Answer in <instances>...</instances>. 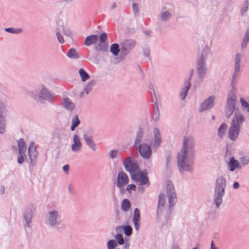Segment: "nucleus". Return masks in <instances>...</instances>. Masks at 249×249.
<instances>
[{
  "label": "nucleus",
  "mask_w": 249,
  "mask_h": 249,
  "mask_svg": "<svg viewBox=\"0 0 249 249\" xmlns=\"http://www.w3.org/2000/svg\"><path fill=\"white\" fill-rule=\"evenodd\" d=\"M249 41V34L247 32L245 37L244 38L243 41L241 43L242 49L246 48L247 46V44Z\"/></svg>",
  "instance_id": "obj_46"
},
{
  "label": "nucleus",
  "mask_w": 249,
  "mask_h": 249,
  "mask_svg": "<svg viewBox=\"0 0 249 249\" xmlns=\"http://www.w3.org/2000/svg\"><path fill=\"white\" fill-rule=\"evenodd\" d=\"M131 177L138 185H145L147 186H149L150 185L147 175L146 172L138 170V171L132 173L131 175Z\"/></svg>",
  "instance_id": "obj_6"
},
{
  "label": "nucleus",
  "mask_w": 249,
  "mask_h": 249,
  "mask_svg": "<svg viewBox=\"0 0 249 249\" xmlns=\"http://www.w3.org/2000/svg\"><path fill=\"white\" fill-rule=\"evenodd\" d=\"M62 30L63 34L65 35H66L68 36H71V34L70 30L69 28H68L64 26H62Z\"/></svg>",
  "instance_id": "obj_50"
},
{
  "label": "nucleus",
  "mask_w": 249,
  "mask_h": 249,
  "mask_svg": "<svg viewBox=\"0 0 249 249\" xmlns=\"http://www.w3.org/2000/svg\"><path fill=\"white\" fill-rule=\"evenodd\" d=\"M99 40V37L96 35H90L85 38L84 44L87 46H89L92 44H96Z\"/></svg>",
  "instance_id": "obj_24"
},
{
  "label": "nucleus",
  "mask_w": 249,
  "mask_h": 249,
  "mask_svg": "<svg viewBox=\"0 0 249 249\" xmlns=\"http://www.w3.org/2000/svg\"><path fill=\"white\" fill-rule=\"evenodd\" d=\"M95 82L93 80L89 81L86 85L83 90L81 92V96H84L85 94H89V92H90L92 90V88L95 85Z\"/></svg>",
  "instance_id": "obj_28"
},
{
  "label": "nucleus",
  "mask_w": 249,
  "mask_h": 249,
  "mask_svg": "<svg viewBox=\"0 0 249 249\" xmlns=\"http://www.w3.org/2000/svg\"><path fill=\"white\" fill-rule=\"evenodd\" d=\"M62 217L60 212L55 209H51L46 216L45 223L51 228L59 229L61 228Z\"/></svg>",
  "instance_id": "obj_4"
},
{
  "label": "nucleus",
  "mask_w": 249,
  "mask_h": 249,
  "mask_svg": "<svg viewBox=\"0 0 249 249\" xmlns=\"http://www.w3.org/2000/svg\"><path fill=\"white\" fill-rule=\"evenodd\" d=\"M124 165L125 170L130 172L131 175L139 170V166L134 159L127 157L124 159Z\"/></svg>",
  "instance_id": "obj_8"
},
{
  "label": "nucleus",
  "mask_w": 249,
  "mask_h": 249,
  "mask_svg": "<svg viewBox=\"0 0 249 249\" xmlns=\"http://www.w3.org/2000/svg\"><path fill=\"white\" fill-rule=\"evenodd\" d=\"M117 7V4L116 3H112L110 6V8L111 9H114Z\"/></svg>",
  "instance_id": "obj_62"
},
{
  "label": "nucleus",
  "mask_w": 249,
  "mask_h": 249,
  "mask_svg": "<svg viewBox=\"0 0 249 249\" xmlns=\"http://www.w3.org/2000/svg\"><path fill=\"white\" fill-rule=\"evenodd\" d=\"M120 51L118 44L114 43L111 45L110 52L114 55L117 56Z\"/></svg>",
  "instance_id": "obj_40"
},
{
  "label": "nucleus",
  "mask_w": 249,
  "mask_h": 249,
  "mask_svg": "<svg viewBox=\"0 0 249 249\" xmlns=\"http://www.w3.org/2000/svg\"><path fill=\"white\" fill-rule=\"evenodd\" d=\"M239 166V163L237 160H235L233 157L230 158L228 167L230 171H234Z\"/></svg>",
  "instance_id": "obj_31"
},
{
  "label": "nucleus",
  "mask_w": 249,
  "mask_h": 249,
  "mask_svg": "<svg viewBox=\"0 0 249 249\" xmlns=\"http://www.w3.org/2000/svg\"><path fill=\"white\" fill-rule=\"evenodd\" d=\"M115 239H116V241L117 243V244L122 245L124 244V240L123 235L120 233L116 234L114 236Z\"/></svg>",
  "instance_id": "obj_43"
},
{
  "label": "nucleus",
  "mask_w": 249,
  "mask_h": 249,
  "mask_svg": "<svg viewBox=\"0 0 249 249\" xmlns=\"http://www.w3.org/2000/svg\"><path fill=\"white\" fill-rule=\"evenodd\" d=\"M132 221L135 230L136 231H139L140 228L141 216L140 211L138 208H135L134 210Z\"/></svg>",
  "instance_id": "obj_18"
},
{
  "label": "nucleus",
  "mask_w": 249,
  "mask_h": 249,
  "mask_svg": "<svg viewBox=\"0 0 249 249\" xmlns=\"http://www.w3.org/2000/svg\"><path fill=\"white\" fill-rule=\"evenodd\" d=\"M5 188L3 186H1L0 188V192L1 195H3L4 194Z\"/></svg>",
  "instance_id": "obj_61"
},
{
  "label": "nucleus",
  "mask_w": 249,
  "mask_h": 249,
  "mask_svg": "<svg viewBox=\"0 0 249 249\" xmlns=\"http://www.w3.org/2000/svg\"><path fill=\"white\" fill-rule=\"evenodd\" d=\"M56 36L58 41L60 43L62 44L64 42L62 36L59 32L56 33Z\"/></svg>",
  "instance_id": "obj_52"
},
{
  "label": "nucleus",
  "mask_w": 249,
  "mask_h": 249,
  "mask_svg": "<svg viewBox=\"0 0 249 249\" xmlns=\"http://www.w3.org/2000/svg\"><path fill=\"white\" fill-rule=\"evenodd\" d=\"M240 128V127L231 124L228 131V137L229 139L232 141H235L238 138Z\"/></svg>",
  "instance_id": "obj_19"
},
{
  "label": "nucleus",
  "mask_w": 249,
  "mask_h": 249,
  "mask_svg": "<svg viewBox=\"0 0 249 249\" xmlns=\"http://www.w3.org/2000/svg\"><path fill=\"white\" fill-rule=\"evenodd\" d=\"M166 194L168 200V204L166 203L165 194L162 193L159 196L157 214L159 217L168 216L177 201L175 191L170 181H168L166 185Z\"/></svg>",
  "instance_id": "obj_2"
},
{
  "label": "nucleus",
  "mask_w": 249,
  "mask_h": 249,
  "mask_svg": "<svg viewBox=\"0 0 249 249\" xmlns=\"http://www.w3.org/2000/svg\"><path fill=\"white\" fill-rule=\"evenodd\" d=\"M63 106L68 111L73 110L75 107L74 103L67 97L63 98Z\"/></svg>",
  "instance_id": "obj_25"
},
{
  "label": "nucleus",
  "mask_w": 249,
  "mask_h": 249,
  "mask_svg": "<svg viewBox=\"0 0 249 249\" xmlns=\"http://www.w3.org/2000/svg\"><path fill=\"white\" fill-rule=\"evenodd\" d=\"M139 151L140 155L144 159L148 160L151 156V149L150 146L146 143H142L139 145Z\"/></svg>",
  "instance_id": "obj_12"
},
{
  "label": "nucleus",
  "mask_w": 249,
  "mask_h": 249,
  "mask_svg": "<svg viewBox=\"0 0 249 249\" xmlns=\"http://www.w3.org/2000/svg\"><path fill=\"white\" fill-rule=\"evenodd\" d=\"M209 51V48L206 45L200 47L198 52V59H203L205 61L208 56Z\"/></svg>",
  "instance_id": "obj_22"
},
{
  "label": "nucleus",
  "mask_w": 249,
  "mask_h": 249,
  "mask_svg": "<svg viewBox=\"0 0 249 249\" xmlns=\"http://www.w3.org/2000/svg\"><path fill=\"white\" fill-rule=\"evenodd\" d=\"M249 2L248 0L245 1V2L242 5L241 7L240 14L242 16H244L247 12L249 7Z\"/></svg>",
  "instance_id": "obj_42"
},
{
  "label": "nucleus",
  "mask_w": 249,
  "mask_h": 249,
  "mask_svg": "<svg viewBox=\"0 0 249 249\" xmlns=\"http://www.w3.org/2000/svg\"><path fill=\"white\" fill-rule=\"evenodd\" d=\"M124 229V233L127 236H130L132 232V229L129 225L122 227Z\"/></svg>",
  "instance_id": "obj_47"
},
{
  "label": "nucleus",
  "mask_w": 249,
  "mask_h": 249,
  "mask_svg": "<svg viewBox=\"0 0 249 249\" xmlns=\"http://www.w3.org/2000/svg\"><path fill=\"white\" fill-rule=\"evenodd\" d=\"M18 142L20 155L22 157L25 156V154L26 151V146L25 145V142L22 139H20L18 140Z\"/></svg>",
  "instance_id": "obj_30"
},
{
  "label": "nucleus",
  "mask_w": 249,
  "mask_h": 249,
  "mask_svg": "<svg viewBox=\"0 0 249 249\" xmlns=\"http://www.w3.org/2000/svg\"><path fill=\"white\" fill-rule=\"evenodd\" d=\"M249 162V159L248 157H242L240 159V164L242 165L247 164Z\"/></svg>",
  "instance_id": "obj_51"
},
{
  "label": "nucleus",
  "mask_w": 249,
  "mask_h": 249,
  "mask_svg": "<svg viewBox=\"0 0 249 249\" xmlns=\"http://www.w3.org/2000/svg\"><path fill=\"white\" fill-rule=\"evenodd\" d=\"M25 159H26V154H25V156H22V157L20 155V157H19L18 158V163L19 164H22Z\"/></svg>",
  "instance_id": "obj_56"
},
{
  "label": "nucleus",
  "mask_w": 249,
  "mask_h": 249,
  "mask_svg": "<svg viewBox=\"0 0 249 249\" xmlns=\"http://www.w3.org/2000/svg\"><path fill=\"white\" fill-rule=\"evenodd\" d=\"M160 111H159L158 106H157L156 110L154 113V114H153V116L152 117V118L154 121L157 122V121L159 120V118H160Z\"/></svg>",
  "instance_id": "obj_48"
},
{
  "label": "nucleus",
  "mask_w": 249,
  "mask_h": 249,
  "mask_svg": "<svg viewBox=\"0 0 249 249\" xmlns=\"http://www.w3.org/2000/svg\"><path fill=\"white\" fill-rule=\"evenodd\" d=\"M129 178L125 173L123 171L119 172L117 175L116 185L119 188L121 193L123 194L124 193V187L127 184Z\"/></svg>",
  "instance_id": "obj_9"
},
{
  "label": "nucleus",
  "mask_w": 249,
  "mask_h": 249,
  "mask_svg": "<svg viewBox=\"0 0 249 249\" xmlns=\"http://www.w3.org/2000/svg\"><path fill=\"white\" fill-rule=\"evenodd\" d=\"M241 55L239 53H237L236 55L235 58V64H234V72L232 75V78L231 81V85L232 87V89H233V87L235 84V80L236 78L239 76V73L240 71V63L241 61Z\"/></svg>",
  "instance_id": "obj_13"
},
{
  "label": "nucleus",
  "mask_w": 249,
  "mask_h": 249,
  "mask_svg": "<svg viewBox=\"0 0 249 249\" xmlns=\"http://www.w3.org/2000/svg\"><path fill=\"white\" fill-rule=\"evenodd\" d=\"M142 132L141 129H140L137 133V136L135 141L134 145L138 146L140 144L142 141Z\"/></svg>",
  "instance_id": "obj_39"
},
{
  "label": "nucleus",
  "mask_w": 249,
  "mask_h": 249,
  "mask_svg": "<svg viewBox=\"0 0 249 249\" xmlns=\"http://www.w3.org/2000/svg\"><path fill=\"white\" fill-rule=\"evenodd\" d=\"M82 149V142L80 138L77 134H75L72 136L71 150L74 153L79 152Z\"/></svg>",
  "instance_id": "obj_15"
},
{
  "label": "nucleus",
  "mask_w": 249,
  "mask_h": 249,
  "mask_svg": "<svg viewBox=\"0 0 249 249\" xmlns=\"http://www.w3.org/2000/svg\"><path fill=\"white\" fill-rule=\"evenodd\" d=\"M194 142L191 138L184 137L182 146L177 155V163L180 172H191L193 170L195 153Z\"/></svg>",
  "instance_id": "obj_1"
},
{
  "label": "nucleus",
  "mask_w": 249,
  "mask_h": 249,
  "mask_svg": "<svg viewBox=\"0 0 249 249\" xmlns=\"http://www.w3.org/2000/svg\"><path fill=\"white\" fill-rule=\"evenodd\" d=\"M68 192L71 194H74L73 186L72 183H70L68 186Z\"/></svg>",
  "instance_id": "obj_54"
},
{
  "label": "nucleus",
  "mask_w": 249,
  "mask_h": 249,
  "mask_svg": "<svg viewBox=\"0 0 249 249\" xmlns=\"http://www.w3.org/2000/svg\"><path fill=\"white\" fill-rule=\"evenodd\" d=\"M5 31L8 33L17 34L21 33L22 30L20 28L15 29L13 28H5Z\"/></svg>",
  "instance_id": "obj_45"
},
{
  "label": "nucleus",
  "mask_w": 249,
  "mask_h": 249,
  "mask_svg": "<svg viewBox=\"0 0 249 249\" xmlns=\"http://www.w3.org/2000/svg\"><path fill=\"white\" fill-rule=\"evenodd\" d=\"M118 151L116 150H112L110 152V157L111 159L116 158L118 154Z\"/></svg>",
  "instance_id": "obj_53"
},
{
  "label": "nucleus",
  "mask_w": 249,
  "mask_h": 249,
  "mask_svg": "<svg viewBox=\"0 0 249 249\" xmlns=\"http://www.w3.org/2000/svg\"><path fill=\"white\" fill-rule=\"evenodd\" d=\"M5 115H0V133H3L6 125Z\"/></svg>",
  "instance_id": "obj_37"
},
{
  "label": "nucleus",
  "mask_w": 249,
  "mask_h": 249,
  "mask_svg": "<svg viewBox=\"0 0 249 249\" xmlns=\"http://www.w3.org/2000/svg\"><path fill=\"white\" fill-rule=\"evenodd\" d=\"M68 56L70 58L78 59L80 57V54L74 49H71L68 53Z\"/></svg>",
  "instance_id": "obj_38"
},
{
  "label": "nucleus",
  "mask_w": 249,
  "mask_h": 249,
  "mask_svg": "<svg viewBox=\"0 0 249 249\" xmlns=\"http://www.w3.org/2000/svg\"><path fill=\"white\" fill-rule=\"evenodd\" d=\"M239 187V184L238 182H235L233 184L232 188L234 189H237Z\"/></svg>",
  "instance_id": "obj_59"
},
{
  "label": "nucleus",
  "mask_w": 249,
  "mask_h": 249,
  "mask_svg": "<svg viewBox=\"0 0 249 249\" xmlns=\"http://www.w3.org/2000/svg\"><path fill=\"white\" fill-rule=\"evenodd\" d=\"M196 70L200 79H203L206 74L207 67L203 59H198L196 64Z\"/></svg>",
  "instance_id": "obj_14"
},
{
  "label": "nucleus",
  "mask_w": 249,
  "mask_h": 249,
  "mask_svg": "<svg viewBox=\"0 0 249 249\" xmlns=\"http://www.w3.org/2000/svg\"><path fill=\"white\" fill-rule=\"evenodd\" d=\"M193 70H190V77L189 79H190L191 77L193 75ZM189 80H190V79L185 81V82L184 83V86L182 88V89H181V91L180 92V97L182 100H184L186 98V97L187 95L188 90L190 88L191 84H190Z\"/></svg>",
  "instance_id": "obj_20"
},
{
  "label": "nucleus",
  "mask_w": 249,
  "mask_h": 249,
  "mask_svg": "<svg viewBox=\"0 0 249 249\" xmlns=\"http://www.w3.org/2000/svg\"><path fill=\"white\" fill-rule=\"evenodd\" d=\"M210 249H218V248L214 245L213 241H211Z\"/></svg>",
  "instance_id": "obj_60"
},
{
  "label": "nucleus",
  "mask_w": 249,
  "mask_h": 249,
  "mask_svg": "<svg viewBox=\"0 0 249 249\" xmlns=\"http://www.w3.org/2000/svg\"><path fill=\"white\" fill-rule=\"evenodd\" d=\"M226 181L225 178L220 176L216 181L214 187V194L213 197V203L218 208L223 202V197L225 194Z\"/></svg>",
  "instance_id": "obj_3"
},
{
  "label": "nucleus",
  "mask_w": 249,
  "mask_h": 249,
  "mask_svg": "<svg viewBox=\"0 0 249 249\" xmlns=\"http://www.w3.org/2000/svg\"><path fill=\"white\" fill-rule=\"evenodd\" d=\"M215 96L212 95L206 99L200 105L198 108V111L202 112L203 111L208 110L212 108L214 106Z\"/></svg>",
  "instance_id": "obj_10"
},
{
  "label": "nucleus",
  "mask_w": 249,
  "mask_h": 249,
  "mask_svg": "<svg viewBox=\"0 0 249 249\" xmlns=\"http://www.w3.org/2000/svg\"><path fill=\"white\" fill-rule=\"evenodd\" d=\"M69 165L68 164L65 165L63 167V170L65 172V173L68 174L69 171Z\"/></svg>",
  "instance_id": "obj_58"
},
{
  "label": "nucleus",
  "mask_w": 249,
  "mask_h": 249,
  "mask_svg": "<svg viewBox=\"0 0 249 249\" xmlns=\"http://www.w3.org/2000/svg\"><path fill=\"white\" fill-rule=\"evenodd\" d=\"M100 43L96 46V49L97 51L106 52L107 50L106 40L107 39V34L103 33L99 36Z\"/></svg>",
  "instance_id": "obj_17"
},
{
  "label": "nucleus",
  "mask_w": 249,
  "mask_h": 249,
  "mask_svg": "<svg viewBox=\"0 0 249 249\" xmlns=\"http://www.w3.org/2000/svg\"><path fill=\"white\" fill-rule=\"evenodd\" d=\"M35 95L45 100H48L52 98L51 94L43 86L39 87L35 90Z\"/></svg>",
  "instance_id": "obj_16"
},
{
  "label": "nucleus",
  "mask_w": 249,
  "mask_h": 249,
  "mask_svg": "<svg viewBox=\"0 0 249 249\" xmlns=\"http://www.w3.org/2000/svg\"><path fill=\"white\" fill-rule=\"evenodd\" d=\"M80 124V121L78 119L77 116H74L71 119V130L73 131L75 128L78 126Z\"/></svg>",
  "instance_id": "obj_35"
},
{
  "label": "nucleus",
  "mask_w": 249,
  "mask_h": 249,
  "mask_svg": "<svg viewBox=\"0 0 249 249\" xmlns=\"http://www.w3.org/2000/svg\"><path fill=\"white\" fill-rule=\"evenodd\" d=\"M129 243H126L124 246V249H129Z\"/></svg>",
  "instance_id": "obj_63"
},
{
  "label": "nucleus",
  "mask_w": 249,
  "mask_h": 249,
  "mask_svg": "<svg viewBox=\"0 0 249 249\" xmlns=\"http://www.w3.org/2000/svg\"><path fill=\"white\" fill-rule=\"evenodd\" d=\"M227 130V125L225 123H222L218 129V136L221 139L225 135Z\"/></svg>",
  "instance_id": "obj_33"
},
{
  "label": "nucleus",
  "mask_w": 249,
  "mask_h": 249,
  "mask_svg": "<svg viewBox=\"0 0 249 249\" xmlns=\"http://www.w3.org/2000/svg\"><path fill=\"white\" fill-rule=\"evenodd\" d=\"M6 107L7 101L5 98L0 97V115H6Z\"/></svg>",
  "instance_id": "obj_32"
},
{
  "label": "nucleus",
  "mask_w": 249,
  "mask_h": 249,
  "mask_svg": "<svg viewBox=\"0 0 249 249\" xmlns=\"http://www.w3.org/2000/svg\"><path fill=\"white\" fill-rule=\"evenodd\" d=\"M33 213L31 211L28 210L24 214L23 218L25 221L24 226L25 228H30V224L32 219Z\"/></svg>",
  "instance_id": "obj_26"
},
{
  "label": "nucleus",
  "mask_w": 249,
  "mask_h": 249,
  "mask_svg": "<svg viewBox=\"0 0 249 249\" xmlns=\"http://www.w3.org/2000/svg\"><path fill=\"white\" fill-rule=\"evenodd\" d=\"M133 11L135 16H138L139 14V6L136 3H133L132 5Z\"/></svg>",
  "instance_id": "obj_49"
},
{
  "label": "nucleus",
  "mask_w": 249,
  "mask_h": 249,
  "mask_svg": "<svg viewBox=\"0 0 249 249\" xmlns=\"http://www.w3.org/2000/svg\"><path fill=\"white\" fill-rule=\"evenodd\" d=\"M245 121V116L238 109H236L231 124L240 128Z\"/></svg>",
  "instance_id": "obj_11"
},
{
  "label": "nucleus",
  "mask_w": 249,
  "mask_h": 249,
  "mask_svg": "<svg viewBox=\"0 0 249 249\" xmlns=\"http://www.w3.org/2000/svg\"><path fill=\"white\" fill-rule=\"evenodd\" d=\"M135 188H136V186L135 185L129 184L127 186L126 190H127L128 191H130L132 190H135Z\"/></svg>",
  "instance_id": "obj_57"
},
{
  "label": "nucleus",
  "mask_w": 249,
  "mask_h": 249,
  "mask_svg": "<svg viewBox=\"0 0 249 249\" xmlns=\"http://www.w3.org/2000/svg\"><path fill=\"white\" fill-rule=\"evenodd\" d=\"M240 102L243 109L249 111V104L243 97L240 98Z\"/></svg>",
  "instance_id": "obj_44"
},
{
  "label": "nucleus",
  "mask_w": 249,
  "mask_h": 249,
  "mask_svg": "<svg viewBox=\"0 0 249 249\" xmlns=\"http://www.w3.org/2000/svg\"><path fill=\"white\" fill-rule=\"evenodd\" d=\"M29 156L31 160L36 158L37 155V152L36 150V146L34 142L30 144L28 148Z\"/></svg>",
  "instance_id": "obj_27"
},
{
  "label": "nucleus",
  "mask_w": 249,
  "mask_h": 249,
  "mask_svg": "<svg viewBox=\"0 0 249 249\" xmlns=\"http://www.w3.org/2000/svg\"><path fill=\"white\" fill-rule=\"evenodd\" d=\"M172 249H180V248H179L178 246H177V245H174L172 248Z\"/></svg>",
  "instance_id": "obj_64"
},
{
  "label": "nucleus",
  "mask_w": 249,
  "mask_h": 249,
  "mask_svg": "<svg viewBox=\"0 0 249 249\" xmlns=\"http://www.w3.org/2000/svg\"><path fill=\"white\" fill-rule=\"evenodd\" d=\"M153 134L154 139L152 145L154 148H157L160 145L161 142L160 133L158 128H155L154 129Z\"/></svg>",
  "instance_id": "obj_21"
},
{
  "label": "nucleus",
  "mask_w": 249,
  "mask_h": 249,
  "mask_svg": "<svg viewBox=\"0 0 249 249\" xmlns=\"http://www.w3.org/2000/svg\"><path fill=\"white\" fill-rule=\"evenodd\" d=\"M160 16L162 21H166L171 18V14L166 7H163L161 10Z\"/></svg>",
  "instance_id": "obj_29"
},
{
  "label": "nucleus",
  "mask_w": 249,
  "mask_h": 249,
  "mask_svg": "<svg viewBox=\"0 0 249 249\" xmlns=\"http://www.w3.org/2000/svg\"><path fill=\"white\" fill-rule=\"evenodd\" d=\"M83 137L86 144L90 147L92 150L96 151L97 147L92 139L87 134H84Z\"/></svg>",
  "instance_id": "obj_23"
},
{
  "label": "nucleus",
  "mask_w": 249,
  "mask_h": 249,
  "mask_svg": "<svg viewBox=\"0 0 249 249\" xmlns=\"http://www.w3.org/2000/svg\"><path fill=\"white\" fill-rule=\"evenodd\" d=\"M170 161H171V157L170 156H168L166 157V163L165 166L166 168H168L170 164Z\"/></svg>",
  "instance_id": "obj_55"
},
{
  "label": "nucleus",
  "mask_w": 249,
  "mask_h": 249,
  "mask_svg": "<svg viewBox=\"0 0 249 249\" xmlns=\"http://www.w3.org/2000/svg\"><path fill=\"white\" fill-rule=\"evenodd\" d=\"M236 95L235 90L232 89L228 95L227 102L225 107V114L227 118H229L235 110Z\"/></svg>",
  "instance_id": "obj_5"
},
{
  "label": "nucleus",
  "mask_w": 249,
  "mask_h": 249,
  "mask_svg": "<svg viewBox=\"0 0 249 249\" xmlns=\"http://www.w3.org/2000/svg\"><path fill=\"white\" fill-rule=\"evenodd\" d=\"M136 44V41L134 39H127L124 40L120 44L121 53L126 56L135 47Z\"/></svg>",
  "instance_id": "obj_7"
},
{
  "label": "nucleus",
  "mask_w": 249,
  "mask_h": 249,
  "mask_svg": "<svg viewBox=\"0 0 249 249\" xmlns=\"http://www.w3.org/2000/svg\"><path fill=\"white\" fill-rule=\"evenodd\" d=\"M121 209L124 212H128L130 208V203L128 199H124L121 205Z\"/></svg>",
  "instance_id": "obj_34"
},
{
  "label": "nucleus",
  "mask_w": 249,
  "mask_h": 249,
  "mask_svg": "<svg viewBox=\"0 0 249 249\" xmlns=\"http://www.w3.org/2000/svg\"><path fill=\"white\" fill-rule=\"evenodd\" d=\"M107 249H115L117 247L118 244L115 240L110 239L107 242Z\"/></svg>",
  "instance_id": "obj_41"
},
{
  "label": "nucleus",
  "mask_w": 249,
  "mask_h": 249,
  "mask_svg": "<svg viewBox=\"0 0 249 249\" xmlns=\"http://www.w3.org/2000/svg\"><path fill=\"white\" fill-rule=\"evenodd\" d=\"M81 81L85 82L88 80L90 76L89 74L83 69H80L78 71Z\"/></svg>",
  "instance_id": "obj_36"
}]
</instances>
